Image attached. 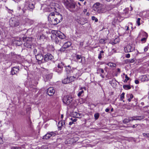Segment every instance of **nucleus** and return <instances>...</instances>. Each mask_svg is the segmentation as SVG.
Segmentation results:
<instances>
[{"label":"nucleus","instance_id":"60","mask_svg":"<svg viewBox=\"0 0 149 149\" xmlns=\"http://www.w3.org/2000/svg\"><path fill=\"white\" fill-rule=\"evenodd\" d=\"M137 126V124H136L135 125H133L132 126V127L133 128H135Z\"/></svg>","mask_w":149,"mask_h":149},{"label":"nucleus","instance_id":"27","mask_svg":"<svg viewBox=\"0 0 149 149\" xmlns=\"http://www.w3.org/2000/svg\"><path fill=\"white\" fill-rule=\"evenodd\" d=\"M123 88L125 90H129L131 89V87L128 85H124L123 86Z\"/></svg>","mask_w":149,"mask_h":149},{"label":"nucleus","instance_id":"43","mask_svg":"<svg viewBox=\"0 0 149 149\" xmlns=\"http://www.w3.org/2000/svg\"><path fill=\"white\" fill-rule=\"evenodd\" d=\"M127 96L128 97H129L131 99H132L133 97V95L132 94H127Z\"/></svg>","mask_w":149,"mask_h":149},{"label":"nucleus","instance_id":"62","mask_svg":"<svg viewBox=\"0 0 149 149\" xmlns=\"http://www.w3.org/2000/svg\"><path fill=\"white\" fill-rule=\"evenodd\" d=\"M117 71L119 73L120 72V69L119 68H117Z\"/></svg>","mask_w":149,"mask_h":149},{"label":"nucleus","instance_id":"46","mask_svg":"<svg viewBox=\"0 0 149 149\" xmlns=\"http://www.w3.org/2000/svg\"><path fill=\"white\" fill-rule=\"evenodd\" d=\"M98 71L99 72H101V73H104V71L101 68H99L98 69Z\"/></svg>","mask_w":149,"mask_h":149},{"label":"nucleus","instance_id":"25","mask_svg":"<svg viewBox=\"0 0 149 149\" xmlns=\"http://www.w3.org/2000/svg\"><path fill=\"white\" fill-rule=\"evenodd\" d=\"M119 42V40L116 38H115L113 41L110 42V43L112 45H113L116 44Z\"/></svg>","mask_w":149,"mask_h":149},{"label":"nucleus","instance_id":"64","mask_svg":"<svg viewBox=\"0 0 149 149\" xmlns=\"http://www.w3.org/2000/svg\"><path fill=\"white\" fill-rule=\"evenodd\" d=\"M87 11V10L86 9H84L83 12L84 13L86 12Z\"/></svg>","mask_w":149,"mask_h":149},{"label":"nucleus","instance_id":"61","mask_svg":"<svg viewBox=\"0 0 149 149\" xmlns=\"http://www.w3.org/2000/svg\"><path fill=\"white\" fill-rule=\"evenodd\" d=\"M136 117V116H132L133 120H136V118H135Z\"/></svg>","mask_w":149,"mask_h":149},{"label":"nucleus","instance_id":"2","mask_svg":"<svg viewBox=\"0 0 149 149\" xmlns=\"http://www.w3.org/2000/svg\"><path fill=\"white\" fill-rule=\"evenodd\" d=\"M62 20V16L59 13L52 12L48 15V20L51 24L53 25L57 24Z\"/></svg>","mask_w":149,"mask_h":149},{"label":"nucleus","instance_id":"21","mask_svg":"<svg viewBox=\"0 0 149 149\" xmlns=\"http://www.w3.org/2000/svg\"><path fill=\"white\" fill-rule=\"evenodd\" d=\"M71 43L70 42L68 41L66 42H65L64 44L63 45L64 47H65L66 48H67L69 47L71 45Z\"/></svg>","mask_w":149,"mask_h":149},{"label":"nucleus","instance_id":"49","mask_svg":"<svg viewBox=\"0 0 149 149\" xmlns=\"http://www.w3.org/2000/svg\"><path fill=\"white\" fill-rule=\"evenodd\" d=\"M128 119L129 122L130 121H133V120L132 117H130Z\"/></svg>","mask_w":149,"mask_h":149},{"label":"nucleus","instance_id":"55","mask_svg":"<svg viewBox=\"0 0 149 149\" xmlns=\"http://www.w3.org/2000/svg\"><path fill=\"white\" fill-rule=\"evenodd\" d=\"M135 83L136 84H138L139 83V81L137 80H136L135 81Z\"/></svg>","mask_w":149,"mask_h":149},{"label":"nucleus","instance_id":"51","mask_svg":"<svg viewBox=\"0 0 149 149\" xmlns=\"http://www.w3.org/2000/svg\"><path fill=\"white\" fill-rule=\"evenodd\" d=\"M71 120H72V122H73V123H74V122H75L77 121V119L76 118L73 119L72 118H71Z\"/></svg>","mask_w":149,"mask_h":149},{"label":"nucleus","instance_id":"39","mask_svg":"<svg viewBox=\"0 0 149 149\" xmlns=\"http://www.w3.org/2000/svg\"><path fill=\"white\" fill-rule=\"evenodd\" d=\"M129 12V9L128 8H126L124 10L123 13L125 14H127Z\"/></svg>","mask_w":149,"mask_h":149},{"label":"nucleus","instance_id":"63","mask_svg":"<svg viewBox=\"0 0 149 149\" xmlns=\"http://www.w3.org/2000/svg\"><path fill=\"white\" fill-rule=\"evenodd\" d=\"M100 76H101L102 78H104V76L102 74H101L100 75Z\"/></svg>","mask_w":149,"mask_h":149},{"label":"nucleus","instance_id":"7","mask_svg":"<svg viewBox=\"0 0 149 149\" xmlns=\"http://www.w3.org/2000/svg\"><path fill=\"white\" fill-rule=\"evenodd\" d=\"M51 38L52 40L55 42L56 44H59L61 45V43H63V42H62V40L59 39L56 36V34H53L51 36Z\"/></svg>","mask_w":149,"mask_h":149},{"label":"nucleus","instance_id":"44","mask_svg":"<svg viewBox=\"0 0 149 149\" xmlns=\"http://www.w3.org/2000/svg\"><path fill=\"white\" fill-rule=\"evenodd\" d=\"M140 20H141V19L140 18H138L137 19V20L136 21V23H137L138 26H139L140 25Z\"/></svg>","mask_w":149,"mask_h":149},{"label":"nucleus","instance_id":"38","mask_svg":"<svg viewBox=\"0 0 149 149\" xmlns=\"http://www.w3.org/2000/svg\"><path fill=\"white\" fill-rule=\"evenodd\" d=\"M99 116V113H97L95 114L94 115L95 118V120H97L98 119Z\"/></svg>","mask_w":149,"mask_h":149},{"label":"nucleus","instance_id":"34","mask_svg":"<svg viewBox=\"0 0 149 149\" xmlns=\"http://www.w3.org/2000/svg\"><path fill=\"white\" fill-rule=\"evenodd\" d=\"M106 40V39H101L100 40L99 42L100 43H102V44H103V43L105 44L106 43V42H105Z\"/></svg>","mask_w":149,"mask_h":149},{"label":"nucleus","instance_id":"40","mask_svg":"<svg viewBox=\"0 0 149 149\" xmlns=\"http://www.w3.org/2000/svg\"><path fill=\"white\" fill-rule=\"evenodd\" d=\"M128 61L129 63H133L135 61L134 59H129L128 60Z\"/></svg>","mask_w":149,"mask_h":149},{"label":"nucleus","instance_id":"1","mask_svg":"<svg viewBox=\"0 0 149 149\" xmlns=\"http://www.w3.org/2000/svg\"><path fill=\"white\" fill-rule=\"evenodd\" d=\"M63 67L65 68V71L67 74L70 75L74 74L77 71V70L75 68H71L69 65L66 66L63 62H61L58 64L57 67L54 68V71L59 74H61L62 72Z\"/></svg>","mask_w":149,"mask_h":149},{"label":"nucleus","instance_id":"9","mask_svg":"<svg viewBox=\"0 0 149 149\" xmlns=\"http://www.w3.org/2000/svg\"><path fill=\"white\" fill-rule=\"evenodd\" d=\"M42 54V53H40L39 54L36 55L35 56L36 59L37 61L38 64H40L45 62L44 58L43 59L44 57Z\"/></svg>","mask_w":149,"mask_h":149},{"label":"nucleus","instance_id":"15","mask_svg":"<svg viewBox=\"0 0 149 149\" xmlns=\"http://www.w3.org/2000/svg\"><path fill=\"white\" fill-rule=\"evenodd\" d=\"M19 69L18 67H15L13 68L11 70V72L12 75L17 74L19 72Z\"/></svg>","mask_w":149,"mask_h":149},{"label":"nucleus","instance_id":"52","mask_svg":"<svg viewBox=\"0 0 149 149\" xmlns=\"http://www.w3.org/2000/svg\"><path fill=\"white\" fill-rule=\"evenodd\" d=\"M76 117L77 118H80V114L79 113H77L76 114Z\"/></svg>","mask_w":149,"mask_h":149},{"label":"nucleus","instance_id":"3","mask_svg":"<svg viewBox=\"0 0 149 149\" xmlns=\"http://www.w3.org/2000/svg\"><path fill=\"white\" fill-rule=\"evenodd\" d=\"M66 8L72 12H74L78 11L79 8L75 5V3L72 0H62Z\"/></svg>","mask_w":149,"mask_h":149},{"label":"nucleus","instance_id":"54","mask_svg":"<svg viewBox=\"0 0 149 149\" xmlns=\"http://www.w3.org/2000/svg\"><path fill=\"white\" fill-rule=\"evenodd\" d=\"M148 50V47H146L144 49V51L145 52H146Z\"/></svg>","mask_w":149,"mask_h":149},{"label":"nucleus","instance_id":"12","mask_svg":"<svg viewBox=\"0 0 149 149\" xmlns=\"http://www.w3.org/2000/svg\"><path fill=\"white\" fill-rule=\"evenodd\" d=\"M53 56L51 54L49 53H47L44 57L45 62L46 61H47L49 60H51L53 59Z\"/></svg>","mask_w":149,"mask_h":149},{"label":"nucleus","instance_id":"17","mask_svg":"<svg viewBox=\"0 0 149 149\" xmlns=\"http://www.w3.org/2000/svg\"><path fill=\"white\" fill-rule=\"evenodd\" d=\"M78 23L81 24L83 25L87 22V20L86 18H80L77 21Z\"/></svg>","mask_w":149,"mask_h":149},{"label":"nucleus","instance_id":"57","mask_svg":"<svg viewBox=\"0 0 149 149\" xmlns=\"http://www.w3.org/2000/svg\"><path fill=\"white\" fill-rule=\"evenodd\" d=\"M23 40L24 41H27V40H28L27 38H23Z\"/></svg>","mask_w":149,"mask_h":149},{"label":"nucleus","instance_id":"13","mask_svg":"<svg viewBox=\"0 0 149 149\" xmlns=\"http://www.w3.org/2000/svg\"><path fill=\"white\" fill-rule=\"evenodd\" d=\"M55 93V90L52 87L49 88L47 89V93L50 96L53 95Z\"/></svg>","mask_w":149,"mask_h":149},{"label":"nucleus","instance_id":"35","mask_svg":"<svg viewBox=\"0 0 149 149\" xmlns=\"http://www.w3.org/2000/svg\"><path fill=\"white\" fill-rule=\"evenodd\" d=\"M76 57L78 61L79 60H80V59L81 58H83V57H82L81 55L77 54L76 55Z\"/></svg>","mask_w":149,"mask_h":149},{"label":"nucleus","instance_id":"47","mask_svg":"<svg viewBox=\"0 0 149 149\" xmlns=\"http://www.w3.org/2000/svg\"><path fill=\"white\" fill-rule=\"evenodd\" d=\"M11 149H22L21 147H12Z\"/></svg>","mask_w":149,"mask_h":149},{"label":"nucleus","instance_id":"5","mask_svg":"<svg viewBox=\"0 0 149 149\" xmlns=\"http://www.w3.org/2000/svg\"><path fill=\"white\" fill-rule=\"evenodd\" d=\"M10 25L12 27H17L19 26V20L17 17H11L9 20Z\"/></svg>","mask_w":149,"mask_h":149},{"label":"nucleus","instance_id":"59","mask_svg":"<svg viewBox=\"0 0 149 149\" xmlns=\"http://www.w3.org/2000/svg\"><path fill=\"white\" fill-rule=\"evenodd\" d=\"M73 123V122L71 121L69 122V125H71Z\"/></svg>","mask_w":149,"mask_h":149},{"label":"nucleus","instance_id":"37","mask_svg":"<svg viewBox=\"0 0 149 149\" xmlns=\"http://www.w3.org/2000/svg\"><path fill=\"white\" fill-rule=\"evenodd\" d=\"M66 49V48H65V47H64V46L63 45V46L59 50V51L61 52H64L65 51Z\"/></svg>","mask_w":149,"mask_h":149},{"label":"nucleus","instance_id":"4","mask_svg":"<svg viewBox=\"0 0 149 149\" xmlns=\"http://www.w3.org/2000/svg\"><path fill=\"white\" fill-rule=\"evenodd\" d=\"M93 8L94 10L97 11L98 13H103L106 12L105 6L99 3H95Z\"/></svg>","mask_w":149,"mask_h":149},{"label":"nucleus","instance_id":"18","mask_svg":"<svg viewBox=\"0 0 149 149\" xmlns=\"http://www.w3.org/2000/svg\"><path fill=\"white\" fill-rule=\"evenodd\" d=\"M34 3L30 2L29 3L27 8L28 10L30 11H32L33 9L34 8Z\"/></svg>","mask_w":149,"mask_h":149},{"label":"nucleus","instance_id":"28","mask_svg":"<svg viewBox=\"0 0 149 149\" xmlns=\"http://www.w3.org/2000/svg\"><path fill=\"white\" fill-rule=\"evenodd\" d=\"M78 61L79 63H81L82 64L84 63L85 62V59L84 57H83L81 58L80 60Z\"/></svg>","mask_w":149,"mask_h":149},{"label":"nucleus","instance_id":"33","mask_svg":"<svg viewBox=\"0 0 149 149\" xmlns=\"http://www.w3.org/2000/svg\"><path fill=\"white\" fill-rule=\"evenodd\" d=\"M81 91H80L77 94V95L78 97H80V96H81L82 94H83L84 93V91L83 90H81Z\"/></svg>","mask_w":149,"mask_h":149},{"label":"nucleus","instance_id":"20","mask_svg":"<svg viewBox=\"0 0 149 149\" xmlns=\"http://www.w3.org/2000/svg\"><path fill=\"white\" fill-rule=\"evenodd\" d=\"M38 39H39L41 42H42L46 40V37L45 35L42 34L38 37Z\"/></svg>","mask_w":149,"mask_h":149},{"label":"nucleus","instance_id":"19","mask_svg":"<svg viewBox=\"0 0 149 149\" xmlns=\"http://www.w3.org/2000/svg\"><path fill=\"white\" fill-rule=\"evenodd\" d=\"M52 77V74L50 73V74H46L44 77L45 81H47L49 80L50 79H51Z\"/></svg>","mask_w":149,"mask_h":149},{"label":"nucleus","instance_id":"14","mask_svg":"<svg viewBox=\"0 0 149 149\" xmlns=\"http://www.w3.org/2000/svg\"><path fill=\"white\" fill-rule=\"evenodd\" d=\"M134 50V48L130 45H127L124 48V51L126 53L132 52Z\"/></svg>","mask_w":149,"mask_h":149},{"label":"nucleus","instance_id":"36","mask_svg":"<svg viewBox=\"0 0 149 149\" xmlns=\"http://www.w3.org/2000/svg\"><path fill=\"white\" fill-rule=\"evenodd\" d=\"M58 127L59 130H61L62 129V128L63 127L62 126L61 123H60L59 122L58 123Z\"/></svg>","mask_w":149,"mask_h":149},{"label":"nucleus","instance_id":"24","mask_svg":"<svg viewBox=\"0 0 149 149\" xmlns=\"http://www.w3.org/2000/svg\"><path fill=\"white\" fill-rule=\"evenodd\" d=\"M24 45L28 48H31V46L30 43L27 42H26L24 43Z\"/></svg>","mask_w":149,"mask_h":149},{"label":"nucleus","instance_id":"16","mask_svg":"<svg viewBox=\"0 0 149 149\" xmlns=\"http://www.w3.org/2000/svg\"><path fill=\"white\" fill-rule=\"evenodd\" d=\"M43 51L42 49H40L38 48L37 49H33V52L34 54H35V56L36 55L39 54L40 53H42Z\"/></svg>","mask_w":149,"mask_h":149},{"label":"nucleus","instance_id":"22","mask_svg":"<svg viewBox=\"0 0 149 149\" xmlns=\"http://www.w3.org/2000/svg\"><path fill=\"white\" fill-rule=\"evenodd\" d=\"M105 6V9L106 10V12L107 11H109L112 9L113 7L112 6L110 5H107Z\"/></svg>","mask_w":149,"mask_h":149},{"label":"nucleus","instance_id":"50","mask_svg":"<svg viewBox=\"0 0 149 149\" xmlns=\"http://www.w3.org/2000/svg\"><path fill=\"white\" fill-rule=\"evenodd\" d=\"M125 57L127 58H129L130 57V55L129 54H126L125 55Z\"/></svg>","mask_w":149,"mask_h":149},{"label":"nucleus","instance_id":"58","mask_svg":"<svg viewBox=\"0 0 149 149\" xmlns=\"http://www.w3.org/2000/svg\"><path fill=\"white\" fill-rule=\"evenodd\" d=\"M83 89H84L85 90H86V88L85 87H81L80 90H82Z\"/></svg>","mask_w":149,"mask_h":149},{"label":"nucleus","instance_id":"6","mask_svg":"<svg viewBox=\"0 0 149 149\" xmlns=\"http://www.w3.org/2000/svg\"><path fill=\"white\" fill-rule=\"evenodd\" d=\"M72 101V98L71 95H67L65 96L63 99V102L67 105H69Z\"/></svg>","mask_w":149,"mask_h":149},{"label":"nucleus","instance_id":"23","mask_svg":"<svg viewBox=\"0 0 149 149\" xmlns=\"http://www.w3.org/2000/svg\"><path fill=\"white\" fill-rule=\"evenodd\" d=\"M145 37L142 38L141 40V41L143 43L145 42L146 41L147 38L148 37V35L146 33H145Z\"/></svg>","mask_w":149,"mask_h":149},{"label":"nucleus","instance_id":"45","mask_svg":"<svg viewBox=\"0 0 149 149\" xmlns=\"http://www.w3.org/2000/svg\"><path fill=\"white\" fill-rule=\"evenodd\" d=\"M123 122L124 123H128L129 122L128 120V118H125L124 120L123 121Z\"/></svg>","mask_w":149,"mask_h":149},{"label":"nucleus","instance_id":"53","mask_svg":"<svg viewBox=\"0 0 149 149\" xmlns=\"http://www.w3.org/2000/svg\"><path fill=\"white\" fill-rule=\"evenodd\" d=\"M125 79H127V80H128L130 79V78L128 77L127 75H125Z\"/></svg>","mask_w":149,"mask_h":149},{"label":"nucleus","instance_id":"41","mask_svg":"<svg viewBox=\"0 0 149 149\" xmlns=\"http://www.w3.org/2000/svg\"><path fill=\"white\" fill-rule=\"evenodd\" d=\"M14 56L15 54L14 53L12 52L9 54V56L10 57V58L11 59H13V57L12 56Z\"/></svg>","mask_w":149,"mask_h":149},{"label":"nucleus","instance_id":"32","mask_svg":"<svg viewBox=\"0 0 149 149\" xmlns=\"http://www.w3.org/2000/svg\"><path fill=\"white\" fill-rule=\"evenodd\" d=\"M104 51L102 50L100 51V53L98 55V58L100 59L102 57V54L104 53Z\"/></svg>","mask_w":149,"mask_h":149},{"label":"nucleus","instance_id":"56","mask_svg":"<svg viewBox=\"0 0 149 149\" xmlns=\"http://www.w3.org/2000/svg\"><path fill=\"white\" fill-rule=\"evenodd\" d=\"M110 109L109 108H107L105 109V111L106 112H108L109 111Z\"/></svg>","mask_w":149,"mask_h":149},{"label":"nucleus","instance_id":"48","mask_svg":"<svg viewBox=\"0 0 149 149\" xmlns=\"http://www.w3.org/2000/svg\"><path fill=\"white\" fill-rule=\"evenodd\" d=\"M143 135L145 137H149L148 136V133H143Z\"/></svg>","mask_w":149,"mask_h":149},{"label":"nucleus","instance_id":"10","mask_svg":"<svg viewBox=\"0 0 149 149\" xmlns=\"http://www.w3.org/2000/svg\"><path fill=\"white\" fill-rule=\"evenodd\" d=\"M75 78V77L74 76H71L69 77H67L66 78H65L63 80L62 82L64 84H68L73 81Z\"/></svg>","mask_w":149,"mask_h":149},{"label":"nucleus","instance_id":"30","mask_svg":"<svg viewBox=\"0 0 149 149\" xmlns=\"http://www.w3.org/2000/svg\"><path fill=\"white\" fill-rule=\"evenodd\" d=\"M59 122L61 123L62 126L65 128V122L64 120H62L59 121Z\"/></svg>","mask_w":149,"mask_h":149},{"label":"nucleus","instance_id":"29","mask_svg":"<svg viewBox=\"0 0 149 149\" xmlns=\"http://www.w3.org/2000/svg\"><path fill=\"white\" fill-rule=\"evenodd\" d=\"M107 65L111 67H113L115 66L116 64L112 63H108Z\"/></svg>","mask_w":149,"mask_h":149},{"label":"nucleus","instance_id":"42","mask_svg":"<svg viewBox=\"0 0 149 149\" xmlns=\"http://www.w3.org/2000/svg\"><path fill=\"white\" fill-rule=\"evenodd\" d=\"M92 19L93 20H95V22H97L98 21V19L95 16H93L92 17Z\"/></svg>","mask_w":149,"mask_h":149},{"label":"nucleus","instance_id":"11","mask_svg":"<svg viewBox=\"0 0 149 149\" xmlns=\"http://www.w3.org/2000/svg\"><path fill=\"white\" fill-rule=\"evenodd\" d=\"M56 36H57L59 39L62 40V42L65 40V38L66 36L65 35L61 32L59 31V32H56Z\"/></svg>","mask_w":149,"mask_h":149},{"label":"nucleus","instance_id":"31","mask_svg":"<svg viewBox=\"0 0 149 149\" xmlns=\"http://www.w3.org/2000/svg\"><path fill=\"white\" fill-rule=\"evenodd\" d=\"M124 95L125 93H123L120 95V100L122 101L123 100V102H124V100H123L124 98Z\"/></svg>","mask_w":149,"mask_h":149},{"label":"nucleus","instance_id":"26","mask_svg":"<svg viewBox=\"0 0 149 149\" xmlns=\"http://www.w3.org/2000/svg\"><path fill=\"white\" fill-rule=\"evenodd\" d=\"M135 118H136V120H141L144 119L145 118V117L143 116H136V117Z\"/></svg>","mask_w":149,"mask_h":149},{"label":"nucleus","instance_id":"8","mask_svg":"<svg viewBox=\"0 0 149 149\" xmlns=\"http://www.w3.org/2000/svg\"><path fill=\"white\" fill-rule=\"evenodd\" d=\"M56 135V132H48L43 136V139H48L51 137L55 136Z\"/></svg>","mask_w":149,"mask_h":149}]
</instances>
